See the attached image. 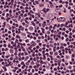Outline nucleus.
<instances>
[{
	"mask_svg": "<svg viewBox=\"0 0 75 75\" xmlns=\"http://www.w3.org/2000/svg\"><path fill=\"white\" fill-rule=\"evenodd\" d=\"M52 16H53V15H52V13H50L48 14L47 16V18H51Z\"/></svg>",
	"mask_w": 75,
	"mask_h": 75,
	"instance_id": "f257e3e1",
	"label": "nucleus"
},
{
	"mask_svg": "<svg viewBox=\"0 0 75 75\" xmlns=\"http://www.w3.org/2000/svg\"><path fill=\"white\" fill-rule=\"evenodd\" d=\"M59 21H65V18L64 17H60L59 18Z\"/></svg>",
	"mask_w": 75,
	"mask_h": 75,
	"instance_id": "f03ea898",
	"label": "nucleus"
},
{
	"mask_svg": "<svg viewBox=\"0 0 75 75\" xmlns=\"http://www.w3.org/2000/svg\"><path fill=\"white\" fill-rule=\"evenodd\" d=\"M5 64H6V67H8V66H10V65H12V64H11V62H9L8 64H7V63L6 62H5Z\"/></svg>",
	"mask_w": 75,
	"mask_h": 75,
	"instance_id": "7ed1b4c3",
	"label": "nucleus"
},
{
	"mask_svg": "<svg viewBox=\"0 0 75 75\" xmlns=\"http://www.w3.org/2000/svg\"><path fill=\"white\" fill-rule=\"evenodd\" d=\"M41 30H42V33H43V34H45V31H45V29L43 28L42 27H41Z\"/></svg>",
	"mask_w": 75,
	"mask_h": 75,
	"instance_id": "20e7f679",
	"label": "nucleus"
},
{
	"mask_svg": "<svg viewBox=\"0 0 75 75\" xmlns=\"http://www.w3.org/2000/svg\"><path fill=\"white\" fill-rule=\"evenodd\" d=\"M36 16H37L38 18H40V16L41 15H40V13H36Z\"/></svg>",
	"mask_w": 75,
	"mask_h": 75,
	"instance_id": "39448f33",
	"label": "nucleus"
},
{
	"mask_svg": "<svg viewBox=\"0 0 75 75\" xmlns=\"http://www.w3.org/2000/svg\"><path fill=\"white\" fill-rule=\"evenodd\" d=\"M31 23L33 25V26H35V23H34V22L33 21H31Z\"/></svg>",
	"mask_w": 75,
	"mask_h": 75,
	"instance_id": "423d86ee",
	"label": "nucleus"
},
{
	"mask_svg": "<svg viewBox=\"0 0 75 75\" xmlns=\"http://www.w3.org/2000/svg\"><path fill=\"white\" fill-rule=\"evenodd\" d=\"M29 29L30 30H32V31H33V27L32 26H30L29 27Z\"/></svg>",
	"mask_w": 75,
	"mask_h": 75,
	"instance_id": "0eeeda50",
	"label": "nucleus"
},
{
	"mask_svg": "<svg viewBox=\"0 0 75 75\" xmlns=\"http://www.w3.org/2000/svg\"><path fill=\"white\" fill-rule=\"evenodd\" d=\"M3 27L4 28L5 27V26H6V22H4L3 23Z\"/></svg>",
	"mask_w": 75,
	"mask_h": 75,
	"instance_id": "6e6552de",
	"label": "nucleus"
},
{
	"mask_svg": "<svg viewBox=\"0 0 75 75\" xmlns=\"http://www.w3.org/2000/svg\"><path fill=\"white\" fill-rule=\"evenodd\" d=\"M43 57H44L43 59V60H45L46 59V56H45V55H43Z\"/></svg>",
	"mask_w": 75,
	"mask_h": 75,
	"instance_id": "1a4fd4ad",
	"label": "nucleus"
},
{
	"mask_svg": "<svg viewBox=\"0 0 75 75\" xmlns=\"http://www.w3.org/2000/svg\"><path fill=\"white\" fill-rule=\"evenodd\" d=\"M21 16H18V21H20V20H21Z\"/></svg>",
	"mask_w": 75,
	"mask_h": 75,
	"instance_id": "9d476101",
	"label": "nucleus"
},
{
	"mask_svg": "<svg viewBox=\"0 0 75 75\" xmlns=\"http://www.w3.org/2000/svg\"><path fill=\"white\" fill-rule=\"evenodd\" d=\"M56 18H57V17H56V16H54V18H52V21H54V19H56Z\"/></svg>",
	"mask_w": 75,
	"mask_h": 75,
	"instance_id": "9b49d317",
	"label": "nucleus"
},
{
	"mask_svg": "<svg viewBox=\"0 0 75 75\" xmlns=\"http://www.w3.org/2000/svg\"><path fill=\"white\" fill-rule=\"evenodd\" d=\"M25 23H26L27 24H28L30 23V22L28 21L27 20H25Z\"/></svg>",
	"mask_w": 75,
	"mask_h": 75,
	"instance_id": "f8f14e48",
	"label": "nucleus"
},
{
	"mask_svg": "<svg viewBox=\"0 0 75 75\" xmlns=\"http://www.w3.org/2000/svg\"><path fill=\"white\" fill-rule=\"evenodd\" d=\"M54 55L55 56H56L58 55V53L57 52H56L54 53Z\"/></svg>",
	"mask_w": 75,
	"mask_h": 75,
	"instance_id": "ddd939ff",
	"label": "nucleus"
},
{
	"mask_svg": "<svg viewBox=\"0 0 75 75\" xmlns=\"http://www.w3.org/2000/svg\"><path fill=\"white\" fill-rule=\"evenodd\" d=\"M21 49L22 50V51H25V49H24V47L22 46L21 47Z\"/></svg>",
	"mask_w": 75,
	"mask_h": 75,
	"instance_id": "4468645a",
	"label": "nucleus"
},
{
	"mask_svg": "<svg viewBox=\"0 0 75 75\" xmlns=\"http://www.w3.org/2000/svg\"><path fill=\"white\" fill-rule=\"evenodd\" d=\"M28 68H29V69H32L33 68V66L31 65H30L28 67Z\"/></svg>",
	"mask_w": 75,
	"mask_h": 75,
	"instance_id": "2eb2a0df",
	"label": "nucleus"
},
{
	"mask_svg": "<svg viewBox=\"0 0 75 75\" xmlns=\"http://www.w3.org/2000/svg\"><path fill=\"white\" fill-rule=\"evenodd\" d=\"M9 13L10 14V15H11V13H12V11L11 10H10L9 11Z\"/></svg>",
	"mask_w": 75,
	"mask_h": 75,
	"instance_id": "dca6fc26",
	"label": "nucleus"
},
{
	"mask_svg": "<svg viewBox=\"0 0 75 75\" xmlns=\"http://www.w3.org/2000/svg\"><path fill=\"white\" fill-rule=\"evenodd\" d=\"M35 69H32V73H34L35 72Z\"/></svg>",
	"mask_w": 75,
	"mask_h": 75,
	"instance_id": "f3484780",
	"label": "nucleus"
},
{
	"mask_svg": "<svg viewBox=\"0 0 75 75\" xmlns=\"http://www.w3.org/2000/svg\"><path fill=\"white\" fill-rule=\"evenodd\" d=\"M21 65H23V66L25 65V64H24V62H21Z\"/></svg>",
	"mask_w": 75,
	"mask_h": 75,
	"instance_id": "a211bd4d",
	"label": "nucleus"
},
{
	"mask_svg": "<svg viewBox=\"0 0 75 75\" xmlns=\"http://www.w3.org/2000/svg\"><path fill=\"white\" fill-rule=\"evenodd\" d=\"M16 38H18V39H20V37L18 35H17L16 36Z\"/></svg>",
	"mask_w": 75,
	"mask_h": 75,
	"instance_id": "6ab92c4d",
	"label": "nucleus"
},
{
	"mask_svg": "<svg viewBox=\"0 0 75 75\" xmlns=\"http://www.w3.org/2000/svg\"><path fill=\"white\" fill-rule=\"evenodd\" d=\"M47 34H51V32L50 31H47Z\"/></svg>",
	"mask_w": 75,
	"mask_h": 75,
	"instance_id": "aec40b11",
	"label": "nucleus"
},
{
	"mask_svg": "<svg viewBox=\"0 0 75 75\" xmlns=\"http://www.w3.org/2000/svg\"><path fill=\"white\" fill-rule=\"evenodd\" d=\"M40 63L41 65L43 64V61L42 60H41L40 61Z\"/></svg>",
	"mask_w": 75,
	"mask_h": 75,
	"instance_id": "412c9836",
	"label": "nucleus"
},
{
	"mask_svg": "<svg viewBox=\"0 0 75 75\" xmlns=\"http://www.w3.org/2000/svg\"><path fill=\"white\" fill-rule=\"evenodd\" d=\"M50 55H53V52L52 51H50Z\"/></svg>",
	"mask_w": 75,
	"mask_h": 75,
	"instance_id": "4be33fe9",
	"label": "nucleus"
},
{
	"mask_svg": "<svg viewBox=\"0 0 75 75\" xmlns=\"http://www.w3.org/2000/svg\"><path fill=\"white\" fill-rule=\"evenodd\" d=\"M35 3L36 4H39V2L38 1H35Z\"/></svg>",
	"mask_w": 75,
	"mask_h": 75,
	"instance_id": "5701e85b",
	"label": "nucleus"
},
{
	"mask_svg": "<svg viewBox=\"0 0 75 75\" xmlns=\"http://www.w3.org/2000/svg\"><path fill=\"white\" fill-rule=\"evenodd\" d=\"M9 57H10V56L9 55H6L5 56V58H8Z\"/></svg>",
	"mask_w": 75,
	"mask_h": 75,
	"instance_id": "b1692460",
	"label": "nucleus"
},
{
	"mask_svg": "<svg viewBox=\"0 0 75 75\" xmlns=\"http://www.w3.org/2000/svg\"><path fill=\"white\" fill-rule=\"evenodd\" d=\"M44 6V5L43 4H41L40 5H39L40 7H43Z\"/></svg>",
	"mask_w": 75,
	"mask_h": 75,
	"instance_id": "393cba45",
	"label": "nucleus"
},
{
	"mask_svg": "<svg viewBox=\"0 0 75 75\" xmlns=\"http://www.w3.org/2000/svg\"><path fill=\"white\" fill-rule=\"evenodd\" d=\"M21 35H23V36H26V35L25 33H22L21 34Z\"/></svg>",
	"mask_w": 75,
	"mask_h": 75,
	"instance_id": "a878e982",
	"label": "nucleus"
},
{
	"mask_svg": "<svg viewBox=\"0 0 75 75\" xmlns=\"http://www.w3.org/2000/svg\"><path fill=\"white\" fill-rule=\"evenodd\" d=\"M70 21H68L66 23V25H67L68 24V23H69Z\"/></svg>",
	"mask_w": 75,
	"mask_h": 75,
	"instance_id": "bb28decb",
	"label": "nucleus"
},
{
	"mask_svg": "<svg viewBox=\"0 0 75 75\" xmlns=\"http://www.w3.org/2000/svg\"><path fill=\"white\" fill-rule=\"evenodd\" d=\"M45 55H47V56L49 57V53L48 52L46 53V54H45Z\"/></svg>",
	"mask_w": 75,
	"mask_h": 75,
	"instance_id": "cd10ccee",
	"label": "nucleus"
},
{
	"mask_svg": "<svg viewBox=\"0 0 75 75\" xmlns=\"http://www.w3.org/2000/svg\"><path fill=\"white\" fill-rule=\"evenodd\" d=\"M25 41L26 42H29V40L28 39H26L25 40Z\"/></svg>",
	"mask_w": 75,
	"mask_h": 75,
	"instance_id": "c85d7f7f",
	"label": "nucleus"
},
{
	"mask_svg": "<svg viewBox=\"0 0 75 75\" xmlns=\"http://www.w3.org/2000/svg\"><path fill=\"white\" fill-rule=\"evenodd\" d=\"M25 65L22 66V69H24L25 68Z\"/></svg>",
	"mask_w": 75,
	"mask_h": 75,
	"instance_id": "c756f323",
	"label": "nucleus"
},
{
	"mask_svg": "<svg viewBox=\"0 0 75 75\" xmlns=\"http://www.w3.org/2000/svg\"><path fill=\"white\" fill-rule=\"evenodd\" d=\"M20 57L18 58V60L19 61H21V57Z\"/></svg>",
	"mask_w": 75,
	"mask_h": 75,
	"instance_id": "7c9ffc66",
	"label": "nucleus"
},
{
	"mask_svg": "<svg viewBox=\"0 0 75 75\" xmlns=\"http://www.w3.org/2000/svg\"><path fill=\"white\" fill-rule=\"evenodd\" d=\"M35 72H38V69L36 68V69H35Z\"/></svg>",
	"mask_w": 75,
	"mask_h": 75,
	"instance_id": "2f4dec72",
	"label": "nucleus"
},
{
	"mask_svg": "<svg viewBox=\"0 0 75 75\" xmlns=\"http://www.w3.org/2000/svg\"><path fill=\"white\" fill-rule=\"evenodd\" d=\"M71 56L72 57H73V58H75V54H73Z\"/></svg>",
	"mask_w": 75,
	"mask_h": 75,
	"instance_id": "473e14b6",
	"label": "nucleus"
},
{
	"mask_svg": "<svg viewBox=\"0 0 75 75\" xmlns=\"http://www.w3.org/2000/svg\"><path fill=\"white\" fill-rule=\"evenodd\" d=\"M25 59L26 60L28 59H29V57H28V56H26L25 57Z\"/></svg>",
	"mask_w": 75,
	"mask_h": 75,
	"instance_id": "72a5a7b5",
	"label": "nucleus"
},
{
	"mask_svg": "<svg viewBox=\"0 0 75 75\" xmlns=\"http://www.w3.org/2000/svg\"><path fill=\"white\" fill-rule=\"evenodd\" d=\"M13 59H14V58L13 57H11L10 58V60L11 61H13Z\"/></svg>",
	"mask_w": 75,
	"mask_h": 75,
	"instance_id": "f704fd0d",
	"label": "nucleus"
},
{
	"mask_svg": "<svg viewBox=\"0 0 75 75\" xmlns=\"http://www.w3.org/2000/svg\"><path fill=\"white\" fill-rule=\"evenodd\" d=\"M56 57H57V58H58L59 59H60V58H61V57H60V56H59V55L57 56Z\"/></svg>",
	"mask_w": 75,
	"mask_h": 75,
	"instance_id": "c9c22d12",
	"label": "nucleus"
},
{
	"mask_svg": "<svg viewBox=\"0 0 75 75\" xmlns=\"http://www.w3.org/2000/svg\"><path fill=\"white\" fill-rule=\"evenodd\" d=\"M21 53L20 52L18 53V57H21L20 56L21 55Z\"/></svg>",
	"mask_w": 75,
	"mask_h": 75,
	"instance_id": "e433bc0d",
	"label": "nucleus"
},
{
	"mask_svg": "<svg viewBox=\"0 0 75 75\" xmlns=\"http://www.w3.org/2000/svg\"><path fill=\"white\" fill-rule=\"evenodd\" d=\"M1 64L2 65H6L5 64V63H4V62H2Z\"/></svg>",
	"mask_w": 75,
	"mask_h": 75,
	"instance_id": "4c0bfd02",
	"label": "nucleus"
},
{
	"mask_svg": "<svg viewBox=\"0 0 75 75\" xmlns=\"http://www.w3.org/2000/svg\"><path fill=\"white\" fill-rule=\"evenodd\" d=\"M64 25V26H65V27H66V28H70L69 26H67V25H66V26L65 25Z\"/></svg>",
	"mask_w": 75,
	"mask_h": 75,
	"instance_id": "58836bf2",
	"label": "nucleus"
},
{
	"mask_svg": "<svg viewBox=\"0 0 75 75\" xmlns=\"http://www.w3.org/2000/svg\"><path fill=\"white\" fill-rule=\"evenodd\" d=\"M21 11L22 13H25V11L23 10H22Z\"/></svg>",
	"mask_w": 75,
	"mask_h": 75,
	"instance_id": "ea45409f",
	"label": "nucleus"
},
{
	"mask_svg": "<svg viewBox=\"0 0 75 75\" xmlns=\"http://www.w3.org/2000/svg\"><path fill=\"white\" fill-rule=\"evenodd\" d=\"M25 71H27V69H26L23 70V72H25Z\"/></svg>",
	"mask_w": 75,
	"mask_h": 75,
	"instance_id": "a19ab883",
	"label": "nucleus"
},
{
	"mask_svg": "<svg viewBox=\"0 0 75 75\" xmlns=\"http://www.w3.org/2000/svg\"><path fill=\"white\" fill-rule=\"evenodd\" d=\"M62 32H59L58 33V34L59 35H61V34H62Z\"/></svg>",
	"mask_w": 75,
	"mask_h": 75,
	"instance_id": "79ce46f5",
	"label": "nucleus"
},
{
	"mask_svg": "<svg viewBox=\"0 0 75 75\" xmlns=\"http://www.w3.org/2000/svg\"><path fill=\"white\" fill-rule=\"evenodd\" d=\"M25 55H28V53L27 52H25Z\"/></svg>",
	"mask_w": 75,
	"mask_h": 75,
	"instance_id": "37998d69",
	"label": "nucleus"
},
{
	"mask_svg": "<svg viewBox=\"0 0 75 75\" xmlns=\"http://www.w3.org/2000/svg\"><path fill=\"white\" fill-rule=\"evenodd\" d=\"M35 52H36V53H38V50H35Z\"/></svg>",
	"mask_w": 75,
	"mask_h": 75,
	"instance_id": "c03bdc74",
	"label": "nucleus"
},
{
	"mask_svg": "<svg viewBox=\"0 0 75 75\" xmlns=\"http://www.w3.org/2000/svg\"><path fill=\"white\" fill-rule=\"evenodd\" d=\"M54 33L55 34H57L58 33L57 32V31L56 30H55L54 31Z\"/></svg>",
	"mask_w": 75,
	"mask_h": 75,
	"instance_id": "a18cd8bd",
	"label": "nucleus"
},
{
	"mask_svg": "<svg viewBox=\"0 0 75 75\" xmlns=\"http://www.w3.org/2000/svg\"><path fill=\"white\" fill-rule=\"evenodd\" d=\"M47 60L48 61H50V58L49 57L47 58Z\"/></svg>",
	"mask_w": 75,
	"mask_h": 75,
	"instance_id": "49530a36",
	"label": "nucleus"
},
{
	"mask_svg": "<svg viewBox=\"0 0 75 75\" xmlns=\"http://www.w3.org/2000/svg\"><path fill=\"white\" fill-rule=\"evenodd\" d=\"M54 45L55 46V47H56V46H57V43H55L54 44Z\"/></svg>",
	"mask_w": 75,
	"mask_h": 75,
	"instance_id": "de8ad7c7",
	"label": "nucleus"
},
{
	"mask_svg": "<svg viewBox=\"0 0 75 75\" xmlns=\"http://www.w3.org/2000/svg\"><path fill=\"white\" fill-rule=\"evenodd\" d=\"M53 37H54V39H55V38L56 37H57V35H56L54 34L53 35Z\"/></svg>",
	"mask_w": 75,
	"mask_h": 75,
	"instance_id": "09e8293b",
	"label": "nucleus"
},
{
	"mask_svg": "<svg viewBox=\"0 0 75 75\" xmlns=\"http://www.w3.org/2000/svg\"><path fill=\"white\" fill-rule=\"evenodd\" d=\"M27 14L25 13L24 14V17H27Z\"/></svg>",
	"mask_w": 75,
	"mask_h": 75,
	"instance_id": "8fccbe9b",
	"label": "nucleus"
},
{
	"mask_svg": "<svg viewBox=\"0 0 75 75\" xmlns=\"http://www.w3.org/2000/svg\"><path fill=\"white\" fill-rule=\"evenodd\" d=\"M33 58L32 57H31L30 58V61H32V60H33Z\"/></svg>",
	"mask_w": 75,
	"mask_h": 75,
	"instance_id": "3c124183",
	"label": "nucleus"
},
{
	"mask_svg": "<svg viewBox=\"0 0 75 75\" xmlns=\"http://www.w3.org/2000/svg\"><path fill=\"white\" fill-rule=\"evenodd\" d=\"M65 32L66 33H67V34H68L69 33V31H68V30H66L65 31Z\"/></svg>",
	"mask_w": 75,
	"mask_h": 75,
	"instance_id": "603ef678",
	"label": "nucleus"
},
{
	"mask_svg": "<svg viewBox=\"0 0 75 75\" xmlns=\"http://www.w3.org/2000/svg\"><path fill=\"white\" fill-rule=\"evenodd\" d=\"M37 66L35 65L33 66V68H34V69H35L37 68Z\"/></svg>",
	"mask_w": 75,
	"mask_h": 75,
	"instance_id": "864d4df0",
	"label": "nucleus"
},
{
	"mask_svg": "<svg viewBox=\"0 0 75 75\" xmlns=\"http://www.w3.org/2000/svg\"><path fill=\"white\" fill-rule=\"evenodd\" d=\"M42 68L41 67H40L39 68V71H42Z\"/></svg>",
	"mask_w": 75,
	"mask_h": 75,
	"instance_id": "5fc2aeb1",
	"label": "nucleus"
},
{
	"mask_svg": "<svg viewBox=\"0 0 75 75\" xmlns=\"http://www.w3.org/2000/svg\"><path fill=\"white\" fill-rule=\"evenodd\" d=\"M15 42L16 43H18V39H16L15 40Z\"/></svg>",
	"mask_w": 75,
	"mask_h": 75,
	"instance_id": "6e6d98bb",
	"label": "nucleus"
},
{
	"mask_svg": "<svg viewBox=\"0 0 75 75\" xmlns=\"http://www.w3.org/2000/svg\"><path fill=\"white\" fill-rule=\"evenodd\" d=\"M10 52L11 53H13V50H12V49H11Z\"/></svg>",
	"mask_w": 75,
	"mask_h": 75,
	"instance_id": "4d7b16f0",
	"label": "nucleus"
},
{
	"mask_svg": "<svg viewBox=\"0 0 75 75\" xmlns=\"http://www.w3.org/2000/svg\"><path fill=\"white\" fill-rule=\"evenodd\" d=\"M33 61H35H35H36V58L34 57L33 59Z\"/></svg>",
	"mask_w": 75,
	"mask_h": 75,
	"instance_id": "13d9d810",
	"label": "nucleus"
},
{
	"mask_svg": "<svg viewBox=\"0 0 75 75\" xmlns=\"http://www.w3.org/2000/svg\"><path fill=\"white\" fill-rule=\"evenodd\" d=\"M14 55H17V52H15L14 53Z\"/></svg>",
	"mask_w": 75,
	"mask_h": 75,
	"instance_id": "bf43d9fd",
	"label": "nucleus"
},
{
	"mask_svg": "<svg viewBox=\"0 0 75 75\" xmlns=\"http://www.w3.org/2000/svg\"><path fill=\"white\" fill-rule=\"evenodd\" d=\"M48 40H50V36H48V38H47Z\"/></svg>",
	"mask_w": 75,
	"mask_h": 75,
	"instance_id": "052dcab7",
	"label": "nucleus"
},
{
	"mask_svg": "<svg viewBox=\"0 0 75 75\" xmlns=\"http://www.w3.org/2000/svg\"><path fill=\"white\" fill-rule=\"evenodd\" d=\"M69 69H72V67L71 66H69Z\"/></svg>",
	"mask_w": 75,
	"mask_h": 75,
	"instance_id": "680f3d73",
	"label": "nucleus"
},
{
	"mask_svg": "<svg viewBox=\"0 0 75 75\" xmlns=\"http://www.w3.org/2000/svg\"><path fill=\"white\" fill-rule=\"evenodd\" d=\"M69 27H71V28H72L73 27V26L72 25V24H71L70 25H69Z\"/></svg>",
	"mask_w": 75,
	"mask_h": 75,
	"instance_id": "e2e57ef3",
	"label": "nucleus"
},
{
	"mask_svg": "<svg viewBox=\"0 0 75 75\" xmlns=\"http://www.w3.org/2000/svg\"><path fill=\"white\" fill-rule=\"evenodd\" d=\"M45 30H48L49 29V28H48V27L47 26L45 28Z\"/></svg>",
	"mask_w": 75,
	"mask_h": 75,
	"instance_id": "0e129e2a",
	"label": "nucleus"
},
{
	"mask_svg": "<svg viewBox=\"0 0 75 75\" xmlns=\"http://www.w3.org/2000/svg\"><path fill=\"white\" fill-rule=\"evenodd\" d=\"M25 64L26 65H29V63L28 62H26Z\"/></svg>",
	"mask_w": 75,
	"mask_h": 75,
	"instance_id": "69168bd1",
	"label": "nucleus"
},
{
	"mask_svg": "<svg viewBox=\"0 0 75 75\" xmlns=\"http://www.w3.org/2000/svg\"><path fill=\"white\" fill-rule=\"evenodd\" d=\"M34 75H38V73H35V74H34Z\"/></svg>",
	"mask_w": 75,
	"mask_h": 75,
	"instance_id": "338daca9",
	"label": "nucleus"
},
{
	"mask_svg": "<svg viewBox=\"0 0 75 75\" xmlns=\"http://www.w3.org/2000/svg\"><path fill=\"white\" fill-rule=\"evenodd\" d=\"M16 60H17L18 59V57L17 56L16 57Z\"/></svg>",
	"mask_w": 75,
	"mask_h": 75,
	"instance_id": "774afa93",
	"label": "nucleus"
}]
</instances>
